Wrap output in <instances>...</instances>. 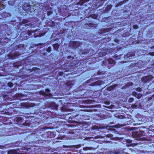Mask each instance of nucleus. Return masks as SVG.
I'll return each mask as SVG.
<instances>
[{"label": "nucleus", "mask_w": 154, "mask_h": 154, "mask_svg": "<svg viewBox=\"0 0 154 154\" xmlns=\"http://www.w3.org/2000/svg\"><path fill=\"white\" fill-rule=\"evenodd\" d=\"M142 94L140 93H138L136 97L138 99H140L142 97Z\"/></svg>", "instance_id": "58"}, {"label": "nucleus", "mask_w": 154, "mask_h": 154, "mask_svg": "<svg viewBox=\"0 0 154 154\" xmlns=\"http://www.w3.org/2000/svg\"><path fill=\"white\" fill-rule=\"evenodd\" d=\"M17 151L15 149L11 150H9L8 152V154H17Z\"/></svg>", "instance_id": "45"}, {"label": "nucleus", "mask_w": 154, "mask_h": 154, "mask_svg": "<svg viewBox=\"0 0 154 154\" xmlns=\"http://www.w3.org/2000/svg\"><path fill=\"white\" fill-rule=\"evenodd\" d=\"M132 39H133V38H131L130 39V41H132V44H138L140 43V41H139L136 40L135 41H133V40H132Z\"/></svg>", "instance_id": "52"}, {"label": "nucleus", "mask_w": 154, "mask_h": 154, "mask_svg": "<svg viewBox=\"0 0 154 154\" xmlns=\"http://www.w3.org/2000/svg\"><path fill=\"white\" fill-rule=\"evenodd\" d=\"M13 66L14 68H18L19 66H22V63L21 62H16L13 63Z\"/></svg>", "instance_id": "36"}, {"label": "nucleus", "mask_w": 154, "mask_h": 154, "mask_svg": "<svg viewBox=\"0 0 154 154\" xmlns=\"http://www.w3.org/2000/svg\"><path fill=\"white\" fill-rule=\"evenodd\" d=\"M7 112H7V113L9 115L13 114L15 113V111L13 108V107H10L7 110Z\"/></svg>", "instance_id": "29"}, {"label": "nucleus", "mask_w": 154, "mask_h": 154, "mask_svg": "<svg viewBox=\"0 0 154 154\" xmlns=\"http://www.w3.org/2000/svg\"><path fill=\"white\" fill-rule=\"evenodd\" d=\"M111 39L110 37L105 38L101 39L100 41L101 45H107V43L109 42Z\"/></svg>", "instance_id": "19"}, {"label": "nucleus", "mask_w": 154, "mask_h": 154, "mask_svg": "<svg viewBox=\"0 0 154 154\" xmlns=\"http://www.w3.org/2000/svg\"><path fill=\"white\" fill-rule=\"evenodd\" d=\"M109 17H104V18H102V20L103 22L108 23L109 22L108 20H109Z\"/></svg>", "instance_id": "54"}, {"label": "nucleus", "mask_w": 154, "mask_h": 154, "mask_svg": "<svg viewBox=\"0 0 154 154\" xmlns=\"http://www.w3.org/2000/svg\"><path fill=\"white\" fill-rule=\"evenodd\" d=\"M53 128L51 127L46 126L42 127L40 126L38 128L35 130V132H36V133H32V135L33 134L35 136L38 135L41 136L42 137H43L44 135H45V136H46L48 138H54L56 136V133L54 132L48 131L44 134H39L43 133V132L46 129H51Z\"/></svg>", "instance_id": "5"}, {"label": "nucleus", "mask_w": 154, "mask_h": 154, "mask_svg": "<svg viewBox=\"0 0 154 154\" xmlns=\"http://www.w3.org/2000/svg\"><path fill=\"white\" fill-rule=\"evenodd\" d=\"M53 12L52 11H48L47 14L48 16H49L53 14Z\"/></svg>", "instance_id": "60"}, {"label": "nucleus", "mask_w": 154, "mask_h": 154, "mask_svg": "<svg viewBox=\"0 0 154 154\" xmlns=\"http://www.w3.org/2000/svg\"><path fill=\"white\" fill-rule=\"evenodd\" d=\"M20 55V54L18 51H11L8 54L7 57L9 59L14 60L17 58Z\"/></svg>", "instance_id": "13"}, {"label": "nucleus", "mask_w": 154, "mask_h": 154, "mask_svg": "<svg viewBox=\"0 0 154 154\" xmlns=\"http://www.w3.org/2000/svg\"><path fill=\"white\" fill-rule=\"evenodd\" d=\"M74 57L71 56H69L67 57L65 63L69 64L70 66L72 67V68H74L77 67L79 65V60L76 59L74 60Z\"/></svg>", "instance_id": "10"}, {"label": "nucleus", "mask_w": 154, "mask_h": 154, "mask_svg": "<svg viewBox=\"0 0 154 154\" xmlns=\"http://www.w3.org/2000/svg\"><path fill=\"white\" fill-rule=\"evenodd\" d=\"M130 35V32H124L122 35L123 37H129Z\"/></svg>", "instance_id": "42"}, {"label": "nucleus", "mask_w": 154, "mask_h": 154, "mask_svg": "<svg viewBox=\"0 0 154 154\" xmlns=\"http://www.w3.org/2000/svg\"><path fill=\"white\" fill-rule=\"evenodd\" d=\"M118 85L117 84L113 85L111 86L108 87L107 88V89L109 91H112V90L114 89Z\"/></svg>", "instance_id": "41"}, {"label": "nucleus", "mask_w": 154, "mask_h": 154, "mask_svg": "<svg viewBox=\"0 0 154 154\" xmlns=\"http://www.w3.org/2000/svg\"><path fill=\"white\" fill-rule=\"evenodd\" d=\"M39 94L42 95L44 97H47L49 96L48 93H46L44 91H39Z\"/></svg>", "instance_id": "44"}, {"label": "nucleus", "mask_w": 154, "mask_h": 154, "mask_svg": "<svg viewBox=\"0 0 154 154\" xmlns=\"http://www.w3.org/2000/svg\"><path fill=\"white\" fill-rule=\"evenodd\" d=\"M123 2H122V1L120 2H118L115 6V7L116 8L119 7V6H121L123 4Z\"/></svg>", "instance_id": "59"}, {"label": "nucleus", "mask_w": 154, "mask_h": 154, "mask_svg": "<svg viewBox=\"0 0 154 154\" xmlns=\"http://www.w3.org/2000/svg\"><path fill=\"white\" fill-rule=\"evenodd\" d=\"M102 128L100 126L98 127V126L97 125H94L92 126L91 128V129L92 130H97Z\"/></svg>", "instance_id": "48"}, {"label": "nucleus", "mask_w": 154, "mask_h": 154, "mask_svg": "<svg viewBox=\"0 0 154 154\" xmlns=\"http://www.w3.org/2000/svg\"><path fill=\"white\" fill-rule=\"evenodd\" d=\"M60 46V44H59L57 43L54 44L53 45V47L54 49L57 51H59V49Z\"/></svg>", "instance_id": "38"}, {"label": "nucleus", "mask_w": 154, "mask_h": 154, "mask_svg": "<svg viewBox=\"0 0 154 154\" xmlns=\"http://www.w3.org/2000/svg\"><path fill=\"white\" fill-rule=\"evenodd\" d=\"M85 86L82 85L76 89V91L78 92V94L79 95V98H95L94 94H96L97 91L91 90H88L85 92Z\"/></svg>", "instance_id": "3"}, {"label": "nucleus", "mask_w": 154, "mask_h": 154, "mask_svg": "<svg viewBox=\"0 0 154 154\" xmlns=\"http://www.w3.org/2000/svg\"><path fill=\"white\" fill-rule=\"evenodd\" d=\"M45 91L46 93L49 94V96H52V94L50 93L51 90H50L48 88H46L45 89Z\"/></svg>", "instance_id": "55"}, {"label": "nucleus", "mask_w": 154, "mask_h": 154, "mask_svg": "<svg viewBox=\"0 0 154 154\" xmlns=\"http://www.w3.org/2000/svg\"><path fill=\"white\" fill-rule=\"evenodd\" d=\"M114 41L115 42H116V43L119 44L120 41L117 38H115L114 40Z\"/></svg>", "instance_id": "62"}, {"label": "nucleus", "mask_w": 154, "mask_h": 154, "mask_svg": "<svg viewBox=\"0 0 154 154\" xmlns=\"http://www.w3.org/2000/svg\"><path fill=\"white\" fill-rule=\"evenodd\" d=\"M98 14H92L90 15H88L86 16V17H85L84 20H86L85 19L86 18H88L90 17L94 19H97L98 17Z\"/></svg>", "instance_id": "23"}, {"label": "nucleus", "mask_w": 154, "mask_h": 154, "mask_svg": "<svg viewBox=\"0 0 154 154\" xmlns=\"http://www.w3.org/2000/svg\"><path fill=\"white\" fill-rule=\"evenodd\" d=\"M4 103L5 104L4 105H5L8 106L9 105H10L11 106H13L14 108H17V105L16 104V105L15 104L14 102H8V101L7 100ZM17 108H18V107H17Z\"/></svg>", "instance_id": "30"}, {"label": "nucleus", "mask_w": 154, "mask_h": 154, "mask_svg": "<svg viewBox=\"0 0 154 154\" xmlns=\"http://www.w3.org/2000/svg\"><path fill=\"white\" fill-rule=\"evenodd\" d=\"M13 84L11 82H10L8 83V86L10 88L12 87L13 86Z\"/></svg>", "instance_id": "61"}, {"label": "nucleus", "mask_w": 154, "mask_h": 154, "mask_svg": "<svg viewBox=\"0 0 154 154\" xmlns=\"http://www.w3.org/2000/svg\"><path fill=\"white\" fill-rule=\"evenodd\" d=\"M3 1V0H0V10L3 9L5 8L3 2H2V1Z\"/></svg>", "instance_id": "46"}, {"label": "nucleus", "mask_w": 154, "mask_h": 154, "mask_svg": "<svg viewBox=\"0 0 154 154\" xmlns=\"http://www.w3.org/2000/svg\"><path fill=\"white\" fill-rule=\"evenodd\" d=\"M65 85L66 89L69 90L73 86V84L72 83V81H70L65 83Z\"/></svg>", "instance_id": "25"}, {"label": "nucleus", "mask_w": 154, "mask_h": 154, "mask_svg": "<svg viewBox=\"0 0 154 154\" xmlns=\"http://www.w3.org/2000/svg\"><path fill=\"white\" fill-rule=\"evenodd\" d=\"M135 54V53L134 52H128L126 55H124V57L125 58H128L134 56Z\"/></svg>", "instance_id": "31"}, {"label": "nucleus", "mask_w": 154, "mask_h": 154, "mask_svg": "<svg viewBox=\"0 0 154 154\" xmlns=\"http://www.w3.org/2000/svg\"><path fill=\"white\" fill-rule=\"evenodd\" d=\"M144 134V131H138L133 132L132 135L133 137L135 138H139L143 135Z\"/></svg>", "instance_id": "17"}, {"label": "nucleus", "mask_w": 154, "mask_h": 154, "mask_svg": "<svg viewBox=\"0 0 154 154\" xmlns=\"http://www.w3.org/2000/svg\"><path fill=\"white\" fill-rule=\"evenodd\" d=\"M126 125H127L125 124H124V125H121L119 124L116 125H114L113 126H111L110 127H111V128H120L121 127H122V126Z\"/></svg>", "instance_id": "47"}, {"label": "nucleus", "mask_w": 154, "mask_h": 154, "mask_svg": "<svg viewBox=\"0 0 154 154\" xmlns=\"http://www.w3.org/2000/svg\"><path fill=\"white\" fill-rule=\"evenodd\" d=\"M112 7V5H107L105 8V10H103V13H107L109 12Z\"/></svg>", "instance_id": "32"}, {"label": "nucleus", "mask_w": 154, "mask_h": 154, "mask_svg": "<svg viewBox=\"0 0 154 154\" xmlns=\"http://www.w3.org/2000/svg\"><path fill=\"white\" fill-rule=\"evenodd\" d=\"M123 55V54L122 53L119 54V55H117V54H115L114 56L112 57L115 60H117L119 59H120L121 56Z\"/></svg>", "instance_id": "40"}, {"label": "nucleus", "mask_w": 154, "mask_h": 154, "mask_svg": "<svg viewBox=\"0 0 154 154\" xmlns=\"http://www.w3.org/2000/svg\"><path fill=\"white\" fill-rule=\"evenodd\" d=\"M57 23L54 21H51L49 24V25L53 28H54L57 26Z\"/></svg>", "instance_id": "43"}, {"label": "nucleus", "mask_w": 154, "mask_h": 154, "mask_svg": "<svg viewBox=\"0 0 154 154\" xmlns=\"http://www.w3.org/2000/svg\"><path fill=\"white\" fill-rule=\"evenodd\" d=\"M51 104V102H46L45 103V107L44 108H50Z\"/></svg>", "instance_id": "50"}, {"label": "nucleus", "mask_w": 154, "mask_h": 154, "mask_svg": "<svg viewBox=\"0 0 154 154\" xmlns=\"http://www.w3.org/2000/svg\"><path fill=\"white\" fill-rule=\"evenodd\" d=\"M116 64L115 61L111 58L106 59L102 62L101 65L103 66H107L109 69L114 66Z\"/></svg>", "instance_id": "11"}, {"label": "nucleus", "mask_w": 154, "mask_h": 154, "mask_svg": "<svg viewBox=\"0 0 154 154\" xmlns=\"http://www.w3.org/2000/svg\"><path fill=\"white\" fill-rule=\"evenodd\" d=\"M0 15L2 18H6L8 17L11 16V14L10 13H7L6 12H3L0 13Z\"/></svg>", "instance_id": "27"}, {"label": "nucleus", "mask_w": 154, "mask_h": 154, "mask_svg": "<svg viewBox=\"0 0 154 154\" xmlns=\"http://www.w3.org/2000/svg\"><path fill=\"white\" fill-rule=\"evenodd\" d=\"M15 1L9 0L8 1V3L9 5L13 6L15 4Z\"/></svg>", "instance_id": "53"}, {"label": "nucleus", "mask_w": 154, "mask_h": 154, "mask_svg": "<svg viewBox=\"0 0 154 154\" xmlns=\"http://www.w3.org/2000/svg\"><path fill=\"white\" fill-rule=\"evenodd\" d=\"M70 129H62L61 130H60L63 133H71V134H74V132L73 131H74V130H72L71 131H70Z\"/></svg>", "instance_id": "33"}, {"label": "nucleus", "mask_w": 154, "mask_h": 154, "mask_svg": "<svg viewBox=\"0 0 154 154\" xmlns=\"http://www.w3.org/2000/svg\"><path fill=\"white\" fill-rule=\"evenodd\" d=\"M29 115V114L27 113H21L19 115V116L25 117V118H27L30 116H28Z\"/></svg>", "instance_id": "51"}, {"label": "nucleus", "mask_w": 154, "mask_h": 154, "mask_svg": "<svg viewBox=\"0 0 154 154\" xmlns=\"http://www.w3.org/2000/svg\"><path fill=\"white\" fill-rule=\"evenodd\" d=\"M38 30V29H36L35 30H28L27 31H26L27 32V34L29 35V37H31V35L32 33H35Z\"/></svg>", "instance_id": "34"}, {"label": "nucleus", "mask_w": 154, "mask_h": 154, "mask_svg": "<svg viewBox=\"0 0 154 154\" xmlns=\"http://www.w3.org/2000/svg\"><path fill=\"white\" fill-rule=\"evenodd\" d=\"M54 35L53 34L51 37V41H56L58 39H59L58 38H54Z\"/></svg>", "instance_id": "57"}, {"label": "nucleus", "mask_w": 154, "mask_h": 154, "mask_svg": "<svg viewBox=\"0 0 154 154\" xmlns=\"http://www.w3.org/2000/svg\"><path fill=\"white\" fill-rule=\"evenodd\" d=\"M15 121L16 122L17 124L18 125H27L28 126H30V124H28L27 125L24 123V119L22 117L20 116H17L15 119Z\"/></svg>", "instance_id": "14"}, {"label": "nucleus", "mask_w": 154, "mask_h": 154, "mask_svg": "<svg viewBox=\"0 0 154 154\" xmlns=\"http://www.w3.org/2000/svg\"><path fill=\"white\" fill-rule=\"evenodd\" d=\"M91 21H89L86 22L85 24V26L87 27L88 26L90 28H96L97 26V24L94 23L93 22H90Z\"/></svg>", "instance_id": "20"}, {"label": "nucleus", "mask_w": 154, "mask_h": 154, "mask_svg": "<svg viewBox=\"0 0 154 154\" xmlns=\"http://www.w3.org/2000/svg\"><path fill=\"white\" fill-rule=\"evenodd\" d=\"M135 90L138 92H141L142 91L141 88L140 87H138L136 88Z\"/></svg>", "instance_id": "63"}, {"label": "nucleus", "mask_w": 154, "mask_h": 154, "mask_svg": "<svg viewBox=\"0 0 154 154\" xmlns=\"http://www.w3.org/2000/svg\"><path fill=\"white\" fill-rule=\"evenodd\" d=\"M82 43L79 41H70L69 42V47L72 49H76L80 47Z\"/></svg>", "instance_id": "12"}, {"label": "nucleus", "mask_w": 154, "mask_h": 154, "mask_svg": "<svg viewBox=\"0 0 154 154\" xmlns=\"http://www.w3.org/2000/svg\"><path fill=\"white\" fill-rule=\"evenodd\" d=\"M24 48V44H19L16 46V49L21 50L23 49Z\"/></svg>", "instance_id": "39"}, {"label": "nucleus", "mask_w": 154, "mask_h": 154, "mask_svg": "<svg viewBox=\"0 0 154 154\" xmlns=\"http://www.w3.org/2000/svg\"><path fill=\"white\" fill-rule=\"evenodd\" d=\"M79 51L80 54H86L90 52L91 54H92V55H91V56H92L95 54V51L92 49L90 50L86 49H81L79 50Z\"/></svg>", "instance_id": "15"}, {"label": "nucleus", "mask_w": 154, "mask_h": 154, "mask_svg": "<svg viewBox=\"0 0 154 154\" xmlns=\"http://www.w3.org/2000/svg\"><path fill=\"white\" fill-rule=\"evenodd\" d=\"M106 0H92L93 3L92 6L90 7L89 6L91 5L90 4H88V5L86 4L89 1V0H80L78 2V4L81 6L85 5L88 8L85 9V11H87L88 9L90 11L91 9L94 10L97 9L98 8L102 5L105 2Z\"/></svg>", "instance_id": "4"}, {"label": "nucleus", "mask_w": 154, "mask_h": 154, "mask_svg": "<svg viewBox=\"0 0 154 154\" xmlns=\"http://www.w3.org/2000/svg\"><path fill=\"white\" fill-rule=\"evenodd\" d=\"M41 112L40 110H38L36 111L35 113L36 114L35 116V118L39 120H38L39 122H41L42 121H46L49 119H51L52 117L50 116V114L51 113L50 111L46 112L45 113L42 112Z\"/></svg>", "instance_id": "6"}, {"label": "nucleus", "mask_w": 154, "mask_h": 154, "mask_svg": "<svg viewBox=\"0 0 154 154\" xmlns=\"http://www.w3.org/2000/svg\"><path fill=\"white\" fill-rule=\"evenodd\" d=\"M41 23L36 18L30 17L23 19L17 25L16 29L17 32H20L19 40L21 41L27 40L29 37L25 30L29 27L32 28L38 26Z\"/></svg>", "instance_id": "1"}, {"label": "nucleus", "mask_w": 154, "mask_h": 154, "mask_svg": "<svg viewBox=\"0 0 154 154\" xmlns=\"http://www.w3.org/2000/svg\"><path fill=\"white\" fill-rule=\"evenodd\" d=\"M143 62L142 60H139L137 63H131V65L132 66H136L138 68H141L143 65Z\"/></svg>", "instance_id": "21"}, {"label": "nucleus", "mask_w": 154, "mask_h": 154, "mask_svg": "<svg viewBox=\"0 0 154 154\" xmlns=\"http://www.w3.org/2000/svg\"><path fill=\"white\" fill-rule=\"evenodd\" d=\"M67 116L68 122L69 123L75 124L79 123L81 121L86 120L88 117L86 115H84L79 112L77 113L76 112L68 113Z\"/></svg>", "instance_id": "2"}, {"label": "nucleus", "mask_w": 154, "mask_h": 154, "mask_svg": "<svg viewBox=\"0 0 154 154\" xmlns=\"http://www.w3.org/2000/svg\"><path fill=\"white\" fill-rule=\"evenodd\" d=\"M134 100V99L133 98H132V97H130L129 98V99H128V102L129 103H131L132 102H133V101Z\"/></svg>", "instance_id": "64"}, {"label": "nucleus", "mask_w": 154, "mask_h": 154, "mask_svg": "<svg viewBox=\"0 0 154 154\" xmlns=\"http://www.w3.org/2000/svg\"><path fill=\"white\" fill-rule=\"evenodd\" d=\"M104 83V81H103L98 80L95 82L91 83V84L89 85L93 86L97 85L100 86L102 84H103Z\"/></svg>", "instance_id": "22"}, {"label": "nucleus", "mask_w": 154, "mask_h": 154, "mask_svg": "<svg viewBox=\"0 0 154 154\" xmlns=\"http://www.w3.org/2000/svg\"><path fill=\"white\" fill-rule=\"evenodd\" d=\"M132 141L130 139H127L126 140V143H127V145L128 146H134L137 145V143H132Z\"/></svg>", "instance_id": "26"}, {"label": "nucleus", "mask_w": 154, "mask_h": 154, "mask_svg": "<svg viewBox=\"0 0 154 154\" xmlns=\"http://www.w3.org/2000/svg\"><path fill=\"white\" fill-rule=\"evenodd\" d=\"M153 77L151 75H148L146 76H143L141 78L142 81L144 83H146L152 79Z\"/></svg>", "instance_id": "18"}, {"label": "nucleus", "mask_w": 154, "mask_h": 154, "mask_svg": "<svg viewBox=\"0 0 154 154\" xmlns=\"http://www.w3.org/2000/svg\"><path fill=\"white\" fill-rule=\"evenodd\" d=\"M88 60L87 61V62H88V63L89 64L95 63L96 61V58L95 57H92L89 58Z\"/></svg>", "instance_id": "35"}, {"label": "nucleus", "mask_w": 154, "mask_h": 154, "mask_svg": "<svg viewBox=\"0 0 154 154\" xmlns=\"http://www.w3.org/2000/svg\"><path fill=\"white\" fill-rule=\"evenodd\" d=\"M106 72L105 71H101L100 70H99L97 72V74L98 75H102L103 74H106V73H105Z\"/></svg>", "instance_id": "56"}, {"label": "nucleus", "mask_w": 154, "mask_h": 154, "mask_svg": "<svg viewBox=\"0 0 154 154\" xmlns=\"http://www.w3.org/2000/svg\"><path fill=\"white\" fill-rule=\"evenodd\" d=\"M22 94H17L14 96V98L16 99L19 100H23V99L21 98Z\"/></svg>", "instance_id": "37"}, {"label": "nucleus", "mask_w": 154, "mask_h": 154, "mask_svg": "<svg viewBox=\"0 0 154 154\" xmlns=\"http://www.w3.org/2000/svg\"><path fill=\"white\" fill-rule=\"evenodd\" d=\"M123 48L117 47L114 49L111 48H103L98 53L99 57H103L105 56L107 54H112L113 53H116L123 49Z\"/></svg>", "instance_id": "7"}, {"label": "nucleus", "mask_w": 154, "mask_h": 154, "mask_svg": "<svg viewBox=\"0 0 154 154\" xmlns=\"http://www.w3.org/2000/svg\"><path fill=\"white\" fill-rule=\"evenodd\" d=\"M35 106V104L32 103H20V108L23 109H29Z\"/></svg>", "instance_id": "16"}, {"label": "nucleus", "mask_w": 154, "mask_h": 154, "mask_svg": "<svg viewBox=\"0 0 154 154\" xmlns=\"http://www.w3.org/2000/svg\"><path fill=\"white\" fill-rule=\"evenodd\" d=\"M58 106L54 102H51L50 108L53 110H57L58 108Z\"/></svg>", "instance_id": "24"}, {"label": "nucleus", "mask_w": 154, "mask_h": 154, "mask_svg": "<svg viewBox=\"0 0 154 154\" xmlns=\"http://www.w3.org/2000/svg\"><path fill=\"white\" fill-rule=\"evenodd\" d=\"M38 3L35 4L33 5H31L29 3H24L22 5V8L23 10L26 11H31L35 12L38 10V8L37 5Z\"/></svg>", "instance_id": "9"}, {"label": "nucleus", "mask_w": 154, "mask_h": 154, "mask_svg": "<svg viewBox=\"0 0 154 154\" xmlns=\"http://www.w3.org/2000/svg\"><path fill=\"white\" fill-rule=\"evenodd\" d=\"M38 68L36 67H32V69H29L28 70L30 72H31L32 71H36L37 70Z\"/></svg>", "instance_id": "49"}, {"label": "nucleus", "mask_w": 154, "mask_h": 154, "mask_svg": "<svg viewBox=\"0 0 154 154\" xmlns=\"http://www.w3.org/2000/svg\"><path fill=\"white\" fill-rule=\"evenodd\" d=\"M113 28H106L102 29L100 30V32L101 33H104L111 31Z\"/></svg>", "instance_id": "28"}, {"label": "nucleus", "mask_w": 154, "mask_h": 154, "mask_svg": "<svg viewBox=\"0 0 154 154\" xmlns=\"http://www.w3.org/2000/svg\"><path fill=\"white\" fill-rule=\"evenodd\" d=\"M18 128L13 127L10 128H4L1 130L0 136H7L14 135L17 134Z\"/></svg>", "instance_id": "8"}]
</instances>
